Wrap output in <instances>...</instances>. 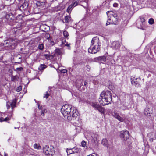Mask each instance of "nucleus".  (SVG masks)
Masks as SVG:
<instances>
[{"mask_svg": "<svg viewBox=\"0 0 156 156\" xmlns=\"http://www.w3.org/2000/svg\"><path fill=\"white\" fill-rule=\"evenodd\" d=\"M102 144L104 146L108 147V141L107 139H103L102 141Z\"/></svg>", "mask_w": 156, "mask_h": 156, "instance_id": "obj_21", "label": "nucleus"}, {"mask_svg": "<svg viewBox=\"0 0 156 156\" xmlns=\"http://www.w3.org/2000/svg\"><path fill=\"white\" fill-rule=\"evenodd\" d=\"M0 156H2V155L0 154Z\"/></svg>", "mask_w": 156, "mask_h": 156, "instance_id": "obj_55", "label": "nucleus"}, {"mask_svg": "<svg viewBox=\"0 0 156 156\" xmlns=\"http://www.w3.org/2000/svg\"><path fill=\"white\" fill-rule=\"evenodd\" d=\"M63 34L64 36L66 38H68V37L69 36L68 33L66 30H64Z\"/></svg>", "mask_w": 156, "mask_h": 156, "instance_id": "obj_27", "label": "nucleus"}, {"mask_svg": "<svg viewBox=\"0 0 156 156\" xmlns=\"http://www.w3.org/2000/svg\"><path fill=\"white\" fill-rule=\"evenodd\" d=\"M11 102L9 101L7 102L6 104V106L7 108L8 109L10 108L11 107Z\"/></svg>", "mask_w": 156, "mask_h": 156, "instance_id": "obj_32", "label": "nucleus"}, {"mask_svg": "<svg viewBox=\"0 0 156 156\" xmlns=\"http://www.w3.org/2000/svg\"><path fill=\"white\" fill-rule=\"evenodd\" d=\"M6 0V1H9V2H10L11 3V4H12V0Z\"/></svg>", "mask_w": 156, "mask_h": 156, "instance_id": "obj_52", "label": "nucleus"}, {"mask_svg": "<svg viewBox=\"0 0 156 156\" xmlns=\"http://www.w3.org/2000/svg\"><path fill=\"white\" fill-rule=\"evenodd\" d=\"M64 19L65 22L68 23L71 21V18L69 16H67L65 17Z\"/></svg>", "mask_w": 156, "mask_h": 156, "instance_id": "obj_23", "label": "nucleus"}, {"mask_svg": "<svg viewBox=\"0 0 156 156\" xmlns=\"http://www.w3.org/2000/svg\"><path fill=\"white\" fill-rule=\"evenodd\" d=\"M86 69L88 71H90L91 67L88 65H87L86 66Z\"/></svg>", "mask_w": 156, "mask_h": 156, "instance_id": "obj_36", "label": "nucleus"}, {"mask_svg": "<svg viewBox=\"0 0 156 156\" xmlns=\"http://www.w3.org/2000/svg\"><path fill=\"white\" fill-rule=\"evenodd\" d=\"M97 110H98L99 112H100L101 113H104L105 111V109L100 105H99V107H98Z\"/></svg>", "mask_w": 156, "mask_h": 156, "instance_id": "obj_19", "label": "nucleus"}, {"mask_svg": "<svg viewBox=\"0 0 156 156\" xmlns=\"http://www.w3.org/2000/svg\"><path fill=\"white\" fill-rule=\"evenodd\" d=\"M83 103H88V102L86 100H84L83 101Z\"/></svg>", "mask_w": 156, "mask_h": 156, "instance_id": "obj_53", "label": "nucleus"}, {"mask_svg": "<svg viewBox=\"0 0 156 156\" xmlns=\"http://www.w3.org/2000/svg\"><path fill=\"white\" fill-rule=\"evenodd\" d=\"M99 42L98 38L97 37H93L91 41V44H94L96 43H99Z\"/></svg>", "mask_w": 156, "mask_h": 156, "instance_id": "obj_17", "label": "nucleus"}, {"mask_svg": "<svg viewBox=\"0 0 156 156\" xmlns=\"http://www.w3.org/2000/svg\"><path fill=\"white\" fill-rule=\"evenodd\" d=\"M154 23V20L152 18H150L149 19L148 23L152 25Z\"/></svg>", "mask_w": 156, "mask_h": 156, "instance_id": "obj_33", "label": "nucleus"}, {"mask_svg": "<svg viewBox=\"0 0 156 156\" xmlns=\"http://www.w3.org/2000/svg\"><path fill=\"white\" fill-rule=\"evenodd\" d=\"M77 5L78 3L77 1H73L72 3L67 8L66 10L67 12L70 14L73 9L74 7L76 6Z\"/></svg>", "mask_w": 156, "mask_h": 156, "instance_id": "obj_7", "label": "nucleus"}, {"mask_svg": "<svg viewBox=\"0 0 156 156\" xmlns=\"http://www.w3.org/2000/svg\"><path fill=\"white\" fill-rule=\"evenodd\" d=\"M66 151L67 153V155H69L73 153L72 148H67L66 149Z\"/></svg>", "mask_w": 156, "mask_h": 156, "instance_id": "obj_26", "label": "nucleus"}, {"mask_svg": "<svg viewBox=\"0 0 156 156\" xmlns=\"http://www.w3.org/2000/svg\"><path fill=\"white\" fill-rule=\"evenodd\" d=\"M46 36H47V37H50V35H49L48 34H46Z\"/></svg>", "mask_w": 156, "mask_h": 156, "instance_id": "obj_54", "label": "nucleus"}, {"mask_svg": "<svg viewBox=\"0 0 156 156\" xmlns=\"http://www.w3.org/2000/svg\"><path fill=\"white\" fill-rule=\"evenodd\" d=\"M120 45V43L117 41H114L112 42L111 47L114 49H118Z\"/></svg>", "mask_w": 156, "mask_h": 156, "instance_id": "obj_11", "label": "nucleus"}, {"mask_svg": "<svg viewBox=\"0 0 156 156\" xmlns=\"http://www.w3.org/2000/svg\"><path fill=\"white\" fill-rule=\"evenodd\" d=\"M10 119V118L9 117H7L5 118H4V121H7L8 120H9Z\"/></svg>", "mask_w": 156, "mask_h": 156, "instance_id": "obj_40", "label": "nucleus"}, {"mask_svg": "<svg viewBox=\"0 0 156 156\" xmlns=\"http://www.w3.org/2000/svg\"><path fill=\"white\" fill-rule=\"evenodd\" d=\"M148 136L149 138V140L151 142L156 139V134L154 132L150 133L148 134Z\"/></svg>", "mask_w": 156, "mask_h": 156, "instance_id": "obj_12", "label": "nucleus"}, {"mask_svg": "<svg viewBox=\"0 0 156 156\" xmlns=\"http://www.w3.org/2000/svg\"><path fill=\"white\" fill-rule=\"evenodd\" d=\"M87 84V82L86 81L84 82V86L86 85Z\"/></svg>", "mask_w": 156, "mask_h": 156, "instance_id": "obj_50", "label": "nucleus"}, {"mask_svg": "<svg viewBox=\"0 0 156 156\" xmlns=\"http://www.w3.org/2000/svg\"><path fill=\"white\" fill-rule=\"evenodd\" d=\"M112 115L113 116L117 119L119 121L121 122H124L125 120V118L121 117L119 114L115 112H112Z\"/></svg>", "mask_w": 156, "mask_h": 156, "instance_id": "obj_9", "label": "nucleus"}, {"mask_svg": "<svg viewBox=\"0 0 156 156\" xmlns=\"http://www.w3.org/2000/svg\"><path fill=\"white\" fill-rule=\"evenodd\" d=\"M62 113L65 118L68 120H71V118H76L78 116V112L76 108L68 104L63 105L61 110Z\"/></svg>", "mask_w": 156, "mask_h": 156, "instance_id": "obj_1", "label": "nucleus"}, {"mask_svg": "<svg viewBox=\"0 0 156 156\" xmlns=\"http://www.w3.org/2000/svg\"><path fill=\"white\" fill-rule=\"evenodd\" d=\"M4 121V118L1 117L0 118V122H2Z\"/></svg>", "mask_w": 156, "mask_h": 156, "instance_id": "obj_45", "label": "nucleus"}, {"mask_svg": "<svg viewBox=\"0 0 156 156\" xmlns=\"http://www.w3.org/2000/svg\"><path fill=\"white\" fill-rule=\"evenodd\" d=\"M38 48L41 50H43L44 46L43 44H40L38 46Z\"/></svg>", "mask_w": 156, "mask_h": 156, "instance_id": "obj_31", "label": "nucleus"}, {"mask_svg": "<svg viewBox=\"0 0 156 156\" xmlns=\"http://www.w3.org/2000/svg\"><path fill=\"white\" fill-rule=\"evenodd\" d=\"M106 57L103 56L95 58H94V60L96 62H106Z\"/></svg>", "mask_w": 156, "mask_h": 156, "instance_id": "obj_13", "label": "nucleus"}, {"mask_svg": "<svg viewBox=\"0 0 156 156\" xmlns=\"http://www.w3.org/2000/svg\"><path fill=\"white\" fill-rule=\"evenodd\" d=\"M62 72L63 73H66L67 72V70L66 69H63V70H62Z\"/></svg>", "mask_w": 156, "mask_h": 156, "instance_id": "obj_48", "label": "nucleus"}, {"mask_svg": "<svg viewBox=\"0 0 156 156\" xmlns=\"http://www.w3.org/2000/svg\"><path fill=\"white\" fill-rule=\"evenodd\" d=\"M43 152L46 155H50L51 153V149L48 146H46L44 148Z\"/></svg>", "mask_w": 156, "mask_h": 156, "instance_id": "obj_15", "label": "nucleus"}, {"mask_svg": "<svg viewBox=\"0 0 156 156\" xmlns=\"http://www.w3.org/2000/svg\"><path fill=\"white\" fill-rule=\"evenodd\" d=\"M38 108L39 109H41L42 108V106L41 105H40L39 104L38 105Z\"/></svg>", "mask_w": 156, "mask_h": 156, "instance_id": "obj_46", "label": "nucleus"}, {"mask_svg": "<svg viewBox=\"0 0 156 156\" xmlns=\"http://www.w3.org/2000/svg\"><path fill=\"white\" fill-rule=\"evenodd\" d=\"M17 100L16 99L12 100L11 102V107L12 109H13L16 106V103Z\"/></svg>", "mask_w": 156, "mask_h": 156, "instance_id": "obj_18", "label": "nucleus"}, {"mask_svg": "<svg viewBox=\"0 0 156 156\" xmlns=\"http://www.w3.org/2000/svg\"><path fill=\"white\" fill-rule=\"evenodd\" d=\"M46 112V109H44L42 111L41 114L43 116L44 115V113Z\"/></svg>", "mask_w": 156, "mask_h": 156, "instance_id": "obj_39", "label": "nucleus"}, {"mask_svg": "<svg viewBox=\"0 0 156 156\" xmlns=\"http://www.w3.org/2000/svg\"><path fill=\"white\" fill-rule=\"evenodd\" d=\"M47 66L44 64H41L39 67V69L40 71L43 70L46 68Z\"/></svg>", "mask_w": 156, "mask_h": 156, "instance_id": "obj_24", "label": "nucleus"}, {"mask_svg": "<svg viewBox=\"0 0 156 156\" xmlns=\"http://www.w3.org/2000/svg\"><path fill=\"white\" fill-rule=\"evenodd\" d=\"M17 44L16 41L12 39H9L5 41L3 43L4 46L9 49H14Z\"/></svg>", "mask_w": 156, "mask_h": 156, "instance_id": "obj_3", "label": "nucleus"}, {"mask_svg": "<svg viewBox=\"0 0 156 156\" xmlns=\"http://www.w3.org/2000/svg\"><path fill=\"white\" fill-rule=\"evenodd\" d=\"M13 17L12 15L7 14L5 17L2 18L3 22H11L12 20Z\"/></svg>", "mask_w": 156, "mask_h": 156, "instance_id": "obj_8", "label": "nucleus"}, {"mask_svg": "<svg viewBox=\"0 0 156 156\" xmlns=\"http://www.w3.org/2000/svg\"><path fill=\"white\" fill-rule=\"evenodd\" d=\"M81 144L82 146L83 147H85L86 144V143L84 141H83L81 143Z\"/></svg>", "mask_w": 156, "mask_h": 156, "instance_id": "obj_35", "label": "nucleus"}, {"mask_svg": "<svg viewBox=\"0 0 156 156\" xmlns=\"http://www.w3.org/2000/svg\"><path fill=\"white\" fill-rule=\"evenodd\" d=\"M106 14L108 16V19L106 24V25L107 26L111 24H113V22H112L111 20L112 21H115V20H117L116 18L117 15L116 14L114 13L112 11H108L106 12Z\"/></svg>", "mask_w": 156, "mask_h": 156, "instance_id": "obj_4", "label": "nucleus"}, {"mask_svg": "<svg viewBox=\"0 0 156 156\" xmlns=\"http://www.w3.org/2000/svg\"><path fill=\"white\" fill-rule=\"evenodd\" d=\"M90 104L96 110L97 109L100 105L98 104H97V103L96 102H91Z\"/></svg>", "mask_w": 156, "mask_h": 156, "instance_id": "obj_20", "label": "nucleus"}, {"mask_svg": "<svg viewBox=\"0 0 156 156\" xmlns=\"http://www.w3.org/2000/svg\"><path fill=\"white\" fill-rule=\"evenodd\" d=\"M34 147L35 149L39 150L41 149V147L39 144L36 143L34 145Z\"/></svg>", "mask_w": 156, "mask_h": 156, "instance_id": "obj_25", "label": "nucleus"}, {"mask_svg": "<svg viewBox=\"0 0 156 156\" xmlns=\"http://www.w3.org/2000/svg\"><path fill=\"white\" fill-rule=\"evenodd\" d=\"M88 156H98L97 154H96L94 153H92L91 154L89 155Z\"/></svg>", "mask_w": 156, "mask_h": 156, "instance_id": "obj_42", "label": "nucleus"}, {"mask_svg": "<svg viewBox=\"0 0 156 156\" xmlns=\"http://www.w3.org/2000/svg\"><path fill=\"white\" fill-rule=\"evenodd\" d=\"M138 26V28H140V29H141L142 30H144V28H143V27L141 25H140V27H139V26Z\"/></svg>", "mask_w": 156, "mask_h": 156, "instance_id": "obj_44", "label": "nucleus"}, {"mask_svg": "<svg viewBox=\"0 0 156 156\" xmlns=\"http://www.w3.org/2000/svg\"><path fill=\"white\" fill-rule=\"evenodd\" d=\"M112 98V94L110 91H104L101 93L98 101L101 105L105 106L111 103Z\"/></svg>", "mask_w": 156, "mask_h": 156, "instance_id": "obj_2", "label": "nucleus"}, {"mask_svg": "<svg viewBox=\"0 0 156 156\" xmlns=\"http://www.w3.org/2000/svg\"><path fill=\"white\" fill-rule=\"evenodd\" d=\"M45 58L47 59H50V55L47 54H44V55Z\"/></svg>", "mask_w": 156, "mask_h": 156, "instance_id": "obj_37", "label": "nucleus"}, {"mask_svg": "<svg viewBox=\"0 0 156 156\" xmlns=\"http://www.w3.org/2000/svg\"><path fill=\"white\" fill-rule=\"evenodd\" d=\"M120 137L125 141H126L129 137V133L127 130L122 131L120 132Z\"/></svg>", "mask_w": 156, "mask_h": 156, "instance_id": "obj_5", "label": "nucleus"}, {"mask_svg": "<svg viewBox=\"0 0 156 156\" xmlns=\"http://www.w3.org/2000/svg\"><path fill=\"white\" fill-rule=\"evenodd\" d=\"M140 80L139 78L134 79L133 78H131V81L132 84L135 87H138L140 86V84L139 83V81Z\"/></svg>", "mask_w": 156, "mask_h": 156, "instance_id": "obj_10", "label": "nucleus"}, {"mask_svg": "<svg viewBox=\"0 0 156 156\" xmlns=\"http://www.w3.org/2000/svg\"><path fill=\"white\" fill-rule=\"evenodd\" d=\"M65 45V46H66L68 47H70V44H69L67 43H66V44H64Z\"/></svg>", "mask_w": 156, "mask_h": 156, "instance_id": "obj_49", "label": "nucleus"}, {"mask_svg": "<svg viewBox=\"0 0 156 156\" xmlns=\"http://www.w3.org/2000/svg\"><path fill=\"white\" fill-rule=\"evenodd\" d=\"M100 42H99V43H96L94 44H91V46H96L97 47H100Z\"/></svg>", "mask_w": 156, "mask_h": 156, "instance_id": "obj_34", "label": "nucleus"}, {"mask_svg": "<svg viewBox=\"0 0 156 156\" xmlns=\"http://www.w3.org/2000/svg\"><path fill=\"white\" fill-rule=\"evenodd\" d=\"M140 20L141 22L142 23L144 22L145 21L144 18L142 16L140 17Z\"/></svg>", "mask_w": 156, "mask_h": 156, "instance_id": "obj_38", "label": "nucleus"}, {"mask_svg": "<svg viewBox=\"0 0 156 156\" xmlns=\"http://www.w3.org/2000/svg\"><path fill=\"white\" fill-rule=\"evenodd\" d=\"M23 69L22 68H17V70H21Z\"/></svg>", "mask_w": 156, "mask_h": 156, "instance_id": "obj_51", "label": "nucleus"}, {"mask_svg": "<svg viewBox=\"0 0 156 156\" xmlns=\"http://www.w3.org/2000/svg\"><path fill=\"white\" fill-rule=\"evenodd\" d=\"M152 110L148 107H147L144 111V113L146 116H149L150 114L152 113Z\"/></svg>", "mask_w": 156, "mask_h": 156, "instance_id": "obj_16", "label": "nucleus"}, {"mask_svg": "<svg viewBox=\"0 0 156 156\" xmlns=\"http://www.w3.org/2000/svg\"><path fill=\"white\" fill-rule=\"evenodd\" d=\"M28 6V4L27 2H25L20 6V9H26Z\"/></svg>", "mask_w": 156, "mask_h": 156, "instance_id": "obj_22", "label": "nucleus"}, {"mask_svg": "<svg viewBox=\"0 0 156 156\" xmlns=\"http://www.w3.org/2000/svg\"><path fill=\"white\" fill-rule=\"evenodd\" d=\"M97 136H98L97 134H95V135H94V141H95V140H97Z\"/></svg>", "mask_w": 156, "mask_h": 156, "instance_id": "obj_41", "label": "nucleus"}, {"mask_svg": "<svg viewBox=\"0 0 156 156\" xmlns=\"http://www.w3.org/2000/svg\"><path fill=\"white\" fill-rule=\"evenodd\" d=\"M55 54L56 55H61L64 54V51L62 48H57L55 50Z\"/></svg>", "mask_w": 156, "mask_h": 156, "instance_id": "obj_14", "label": "nucleus"}, {"mask_svg": "<svg viewBox=\"0 0 156 156\" xmlns=\"http://www.w3.org/2000/svg\"><path fill=\"white\" fill-rule=\"evenodd\" d=\"M72 149L73 153H78L79 151L78 149L76 147H74L72 148Z\"/></svg>", "mask_w": 156, "mask_h": 156, "instance_id": "obj_30", "label": "nucleus"}, {"mask_svg": "<svg viewBox=\"0 0 156 156\" xmlns=\"http://www.w3.org/2000/svg\"><path fill=\"white\" fill-rule=\"evenodd\" d=\"M49 93L48 91H47L45 92V94H44L43 97L44 98H45L47 99L48 98V97H49Z\"/></svg>", "mask_w": 156, "mask_h": 156, "instance_id": "obj_29", "label": "nucleus"}, {"mask_svg": "<svg viewBox=\"0 0 156 156\" xmlns=\"http://www.w3.org/2000/svg\"><path fill=\"white\" fill-rule=\"evenodd\" d=\"M66 42V40L65 39H63L62 40V43L63 44H65V42Z\"/></svg>", "mask_w": 156, "mask_h": 156, "instance_id": "obj_47", "label": "nucleus"}, {"mask_svg": "<svg viewBox=\"0 0 156 156\" xmlns=\"http://www.w3.org/2000/svg\"><path fill=\"white\" fill-rule=\"evenodd\" d=\"M118 6V4L117 3H114L113 4V6L114 7H117Z\"/></svg>", "mask_w": 156, "mask_h": 156, "instance_id": "obj_43", "label": "nucleus"}, {"mask_svg": "<svg viewBox=\"0 0 156 156\" xmlns=\"http://www.w3.org/2000/svg\"><path fill=\"white\" fill-rule=\"evenodd\" d=\"M18 76H12L11 77V80L14 82L16 80H17Z\"/></svg>", "mask_w": 156, "mask_h": 156, "instance_id": "obj_28", "label": "nucleus"}, {"mask_svg": "<svg viewBox=\"0 0 156 156\" xmlns=\"http://www.w3.org/2000/svg\"><path fill=\"white\" fill-rule=\"evenodd\" d=\"M100 47L91 46L88 49V51L91 54H95L100 50Z\"/></svg>", "mask_w": 156, "mask_h": 156, "instance_id": "obj_6", "label": "nucleus"}]
</instances>
